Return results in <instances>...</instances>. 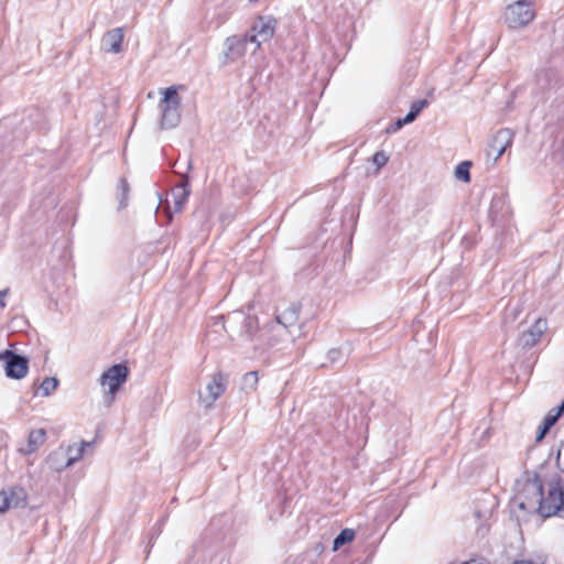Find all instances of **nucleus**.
Segmentation results:
<instances>
[{
    "mask_svg": "<svg viewBox=\"0 0 564 564\" xmlns=\"http://www.w3.org/2000/svg\"><path fill=\"white\" fill-rule=\"evenodd\" d=\"M516 509L527 513L538 512L543 518L564 514V481L561 478L553 479L549 484L546 497H543L540 477H529L512 500V512L519 519L520 514Z\"/></svg>",
    "mask_w": 564,
    "mask_h": 564,
    "instance_id": "obj_1",
    "label": "nucleus"
},
{
    "mask_svg": "<svg viewBox=\"0 0 564 564\" xmlns=\"http://www.w3.org/2000/svg\"><path fill=\"white\" fill-rule=\"evenodd\" d=\"M177 86H170L162 89L163 97L159 101V109L161 112L160 127L161 129L175 128L181 121V96L178 95Z\"/></svg>",
    "mask_w": 564,
    "mask_h": 564,
    "instance_id": "obj_2",
    "label": "nucleus"
},
{
    "mask_svg": "<svg viewBox=\"0 0 564 564\" xmlns=\"http://www.w3.org/2000/svg\"><path fill=\"white\" fill-rule=\"evenodd\" d=\"M535 18L532 2L519 0L509 4L505 11V22L511 29H520L530 24Z\"/></svg>",
    "mask_w": 564,
    "mask_h": 564,
    "instance_id": "obj_3",
    "label": "nucleus"
},
{
    "mask_svg": "<svg viewBox=\"0 0 564 564\" xmlns=\"http://www.w3.org/2000/svg\"><path fill=\"white\" fill-rule=\"evenodd\" d=\"M128 373L129 371L127 366L122 364L113 365L105 372H102L99 382L100 386L105 389L106 401L109 404L115 400L117 392L127 381Z\"/></svg>",
    "mask_w": 564,
    "mask_h": 564,
    "instance_id": "obj_4",
    "label": "nucleus"
},
{
    "mask_svg": "<svg viewBox=\"0 0 564 564\" xmlns=\"http://www.w3.org/2000/svg\"><path fill=\"white\" fill-rule=\"evenodd\" d=\"M91 442H80L79 444L69 445L67 451L58 449L48 456L50 466L59 471L64 468L70 467L78 462L85 454L87 447H91Z\"/></svg>",
    "mask_w": 564,
    "mask_h": 564,
    "instance_id": "obj_5",
    "label": "nucleus"
},
{
    "mask_svg": "<svg viewBox=\"0 0 564 564\" xmlns=\"http://www.w3.org/2000/svg\"><path fill=\"white\" fill-rule=\"evenodd\" d=\"M0 361L4 362V372L8 378L20 380L28 375L29 359L13 350L0 351Z\"/></svg>",
    "mask_w": 564,
    "mask_h": 564,
    "instance_id": "obj_6",
    "label": "nucleus"
},
{
    "mask_svg": "<svg viewBox=\"0 0 564 564\" xmlns=\"http://www.w3.org/2000/svg\"><path fill=\"white\" fill-rule=\"evenodd\" d=\"M227 383L228 380L221 372L215 373L205 389L198 393V399L203 406L206 409L212 408L216 400L226 391Z\"/></svg>",
    "mask_w": 564,
    "mask_h": 564,
    "instance_id": "obj_7",
    "label": "nucleus"
},
{
    "mask_svg": "<svg viewBox=\"0 0 564 564\" xmlns=\"http://www.w3.org/2000/svg\"><path fill=\"white\" fill-rule=\"evenodd\" d=\"M250 43L248 35L230 36L225 41V50L223 54L221 64L228 65L242 58L247 51V44Z\"/></svg>",
    "mask_w": 564,
    "mask_h": 564,
    "instance_id": "obj_8",
    "label": "nucleus"
},
{
    "mask_svg": "<svg viewBox=\"0 0 564 564\" xmlns=\"http://www.w3.org/2000/svg\"><path fill=\"white\" fill-rule=\"evenodd\" d=\"M276 20L272 17H260L252 26V34L248 35L250 43L259 48L263 42H268L274 34Z\"/></svg>",
    "mask_w": 564,
    "mask_h": 564,
    "instance_id": "obj_9",
    "label": "nucleus"
},
{
    "mask_svg": "<svg viewBox=\"0 0 564 564\" xmlns=\"http://www.w3.org/2000/svg\"><path fill=\"white\" fill-rule=\"evenodd\" d=\"M28 494L22 487L2 489L0 491V513L11 508H23L26 506Z\"/></svg>",
    "mask_w": 564,
    "mask_h": 564,
    "instance_id": "obj_10",
    "label": "nucleus"
},
{
    "mask_svg": "<svg viewBox=\"0 0 564 564\" xmlns=\"http://www.w3.org/2000/svg\"><path fill=\"white\" fill-rule=\"evenodd\" d=\"M301 311L300 303L290 304L283 312L276 316V323L293 337L300 334V328L293 329L296 326Z\"/></svg>",
    "mask_w": 564,
    "mask_h": 564,
    "instance_id": "obj_11",
    "label": "nucleus"
},
{
    "mask_svg": "<svg viewBox=\"0 0 564 564\" xmlns=\"http://www.w3.org/2000/svg\"><path fill=\"white\" fill-rule=\"evenodd\" d=\"M513 132L510 129H500L489 144L488 155H495V161L502 156L506 150L512 144Z\"/></svg>",
    "mask_w": 564,
    "mask_h": 564,
    "instance_id": "obj_12",
    "label": "nucleus"
},
{
    "mask_svg": "<svg viewBox=\"0 0 564 564\" xmlns=\"http://www.w3.org/2000/svg\"><path fill=\"white\" fill-rule=\"evenodd\" d=\"M123 29L116 28L105 33L101 39V48L106 52L118 54L123 42Z\"/></svg>",
    "mask_w": 564,
    "mask_h": 564,
    "instance_id": "obj_13",
    "label": "nucleus"
},
{
    "mask_svg": "<svg viewBox=\"0 0 564 564\" xmlns=\"http://www.w3.org/2000/svg\"><path fill=\"white\" fill-rule=\"evenodd\" d=\"M191 194L188 176L182 175L181 182L172 189L171 196L174 204V212L178 213L183 209L188 196Z\"/></svg>",
    "mask_w": 564,
    "mask_h": 564,
    "instance_id": "obj_14",
    "label": "nucleus"
},
{
    "mask_svg": "<svg viewBox=\"0 0 564 564\" xmlns=\"http://www.w3.org/2000/svg\"><path fill=\"white\" fill-rule=\"evenodd\" d=\"M545 329L546 322L539 318L528 330L522 333L520 344L524 348L533 347L540 340Z\"/></svg>",
    "mask_w": 564,
    "mask_h": 564,
    "instance_id": "obj_15",
    "label": "nucleus"
},
{
    "mask_svg": "<svg viewBox=\"0 0 564 564\" xmlns=\"http://www.w3.org/2000/svg\"><path fill=\"white\" fill-rule=\"evenodd\" d=\"M46 437V432L43 429L33 430L30 432L28 436V443L24 447L20 448V452L24 455H30L34 453L44 442Z\"/></svg>",
    "mask_w": 564,
    "mask_h": 564,
    "instance_id": "obj_16",
    "label": "nucleus"
},
{
    "mask_svg": "<svg viewBox=\"0 0 564 564\" xmlns=\"http://www.w3.org/2000/svg\"><path fill=\"white\" fill-rule=\"evenodd\" d=\"M228 321L241 322L242 323V333L247 337H252L258 327V323H257L256 318L250 317V316H245L240 312H236V313L229 315Z\"/></svg>",
    "mask_w": 564,
    "mask_h": 564,
    "instance_id": "obj_17",
    "label": "nucleus"
},
{
    "mask_svg": "<svg viewBox=\"0 0 564 564\" xmlns=\"http://www.w3.org/2000/svg\"><path fill=\"white\" fill-rule=\"evenodd\" d=\"M561 416L557 415V413L551 409L546 416L544 417L540 429H539V433L536 435V441L540 442L545 435L546 433L550 431V429L557 422V420L560 419Z\"/></svg>",
    "mask_w": 564,
    "mask_h": 564,
    "instance_id": "obj_18",
    "label": "nucleus"
},
{
    "mask_svg": "<svg viewBox=\"0 0 564 564\" xmlns=\"http://www.w3.org/2000/svg\"><path fill=\"white\" fill-rule=\"evenodd\" d=\"M258 381H259L258 372L249 371V372L245 373L242 377L241 389L248 393L252 392L257 389Z\"/></svg>",
    "mask_w": 564,
    "mask_h": 564,
    "instance_id": "obj_19",
    "label": "nucleus"
},
{
    "mask_svg": "<svg viewBox=\"0 0 564 564\" xmlns=\"http://www.w3.org/2000/svg\"><path fill=\"white\" fill-rule=\"evenodd\" d=\"M470 161L460 162L455 169V177L464 183L470 182Z\"/></svg>",
    "mask_w": 564,
    "mask_h": 564,
    "instance_id": "obj_20",
    "label": "nucleus"
},
{
    "mask_svg": "<svg viewBox=\"0 0 564 564\" xmlns=\"http://www.w3.org/2000/svg\"><path fill=\"white\" fill-rule=\"evenodd\" d=\"M58 387V380L55 377H47L45 378L40 387L39 390L44 397L51 395Z\"/></svg>",
    "mask_w": 564,
    "mask_h": 564,
    "instance_id": "obj_21",
    "label": "nucleus"
},
{
    "mask_svg": "<svg viewBox=\"0 0 564 564\" xmlns=\"http://www.w3.org/2000/svg\"><path fill=\"white\" fill-rule=\"evenodd\" d=\"M128 196H129V184L126 178H121L119 181V186H118L119 208H124L128 205Z\"/></svg>",
    "mask_w": 564,
    "mask_h": 564,
    "instance_id": "obj_22",
    "label": "nucleus"
},
{
    "mask_svg": "<svg viewBox=\"0 0 564 564\" xmlns=\"http://www.w3.org/2000/svg\"><path fill=\"white\" fill-rule=\"evenodd\" d=\"M355 539V531H340L335 538L333 543V550L337 551L344 544L351 542Z\"/></svg>",
    "mask_w": 564,
    "mask_h": 564,
    "instance_id": "obj_23",
    "label": "nucleus"
},
{
    "mask_svg": "<svg viewBox=\"0 0 564 564\" xmlns=\"http://www.w3.org/2000/svg\"><path fill=\"white\" fill-rule=\"evenodd\" d=\"M327 359L330 365H337L344 362V354L338 348H333L327 352Z\"/></svg>",
    "mask_w": 564,
    "mask_h": 564,
    "instance_id": "obj_24",
    "label": "nucleus"
},
{
    "mask_svg": "<svg viewBox=\"0 0 564 564\" xmlns=\"http://www.w3.org/2000/svg\"><path fill=\"white\" fill-rule=\"evenodd\" d=\"M389 161V156L383 151H378L372 156L373 164L377 165L378 169L384 166Z\"/></svg>",
    "mask_w": 564,
    "mask_h": 564,
    "instance_id": "obj_25",
    "label": "nucleus"
},
{
    "mask_svg": "<svg viewBox=\"0 0 564 564\" xmlns=\"http://www.w3.org/2000/svg\"><path fill=\"white\" fill-rule=\"evenodd\" d=\"M427 106V101L425 99L416 100L411 105V111H415V115H420V112Z\"/></svg>",
    "mask_w": 564,
    "mask_h": 564,
    "instance_id": "obj_26",
    "label": "nucleus"
},
{
    "mask_svg": "<svg viewBox=\"0 0 564 564\" xmlns=\"http://www.w3.org/2000/svg\"><path fill=\"white\" fill-rule=\"evenodd\" d=\"M404 124L405 123L403 122V119H398L394 123L387 128V132L394 133L399 131Z\"/></svg>",
    "mask_w": 564,
    "mask_h": 564,
    "instance_id": "obj_27",
    "label": "nucleus"
},
{
    "mask_svg": "<svg viewBox=\"0 0 564 564\" xmlns=\"http://www.w3.org/2000/svg\"><path fill=\"white\" fill-rule=\"evenodd\" d=\"M9 293H10V289H4V290L0 291V308H4L6 307V305H7L6 299H7Z\"/></svg>",
    "mask_w": 564,
    "mask_h": 564,
    "instance_id": "obj_28",
    "label": "nucleus"
},
{
    "mask_svg": "<svg viewBox=\"0 0 564 564\" xmlns=\"http://www.w3.org/2000/svg\"><path fill=\"white\" fill-rule=\"evenodd\" d=\"M416 118H417V115H415V111L410 110L408 112V115L402 119H403V122L406 124V123L413 122Z\"/></svg>",
    "mask_w": 564,
    "mask_h": 564,
    "instance_id": "obj_29",
    "label": "nucleus"
},
{
    "mask_svg": "<svg viewBox=\"0 0 564 564\" xmlns=\"http://www.w3.org/2000/svg\"><path fill=\"white\" fill-rule=\"evenodd\" d=\"M553 410L557 413V415L561 416L564 413V400H563V402L561 403L560 406L553 408Z\"/></svg>",
    "mask_w": 564,
    "mask_h": 564,
    "instance_id": "obj_30",
    "label": "nucleus"
},
{
    "mask_svg": "<svg viewBox=\"0 0 564 564\" xmlns=\"http://www.w3.org/2000/svg\"><path fill=\"white\" fill-rule=\"evenodd\" d=\"M475 516H476L477 518H484V519H487V518L489 517V512H488V511H485V512H482V513H481L480 511H476V512H475Z\"/></svg>",
    "mask_w": 564,
    "mask_h": 564,
    "instance_id": "obj_31",
    "label": "nucleus"
},
{
    "mask_svg": "<svg viewBox=\"0 0 564 564\" xmlns=\"http://www.w3.org/2000/svg\"><path fill=\"white\" fill-rule=\"evenodd\" d=\"M66 457H67V456H64V457L58 456V457L56 458V460H55V464H56V465H58V466L64 465V464H65V462H64V460H66Z\"/></svg>",
    "mask_w": 564,
    "mask_h": 564,
    "instance_id": "obj_32",
    "label": "nucleus"
},
{
    "mask_svg": "<svg viewBox=\"0 0 564 564\" xmlns=\"http://www.w3.org/2000/svg\"><path fill=\"white\" fill-rule=\"evenodd\" d=\"M167 219L171 220L172 219V212L170 209V207H167Z\"/></svg>",
    "mask_w": 564,
    "mask_h": 564,
    "instance_id": "obj_33",
    "label": "nucleus"
},
{
    "mask_svg": "<svg viewBox=\"0 0 564 564\" xmlns=\"http://www.w3.org/2000/svg\"><path fill=\"white\" fill-rule=\"evenodd\" d=\"M191 169H192V163H191V161H188V163H187V170H191Z\"/></svg>",
    "mask_w": 564,
    "mask_h": 564,
    "instance_id": "obj_34",
    "label": "nucleus"
}]
</instances>
